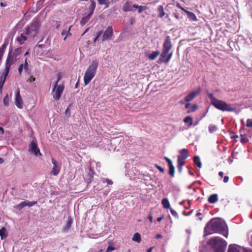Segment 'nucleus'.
I'll list each match as a JSON object with an SVG mask.
<instances>
[{"label":"nucleus","mask_w":252,"mask_h":252,"mask_svg":"<svg viewBox=\"0 0 252 252\" xmlns=\"http://www.w3.org/2000/svg\"><path fill=\"white\" fill-rule=\"evenodd\" d=\"M204 233L206 235L213 233H220L227 238L228 232L225 222L219 219H212L206 225Z\"/></svg>","instance_id":"f257e3e1"},{"label":"nucleus","mask_w":252,"mask_h":252,"mask_svg":"<svg viewBox=\"0 0 252 252\" xmlns=\"http://www.w3.org/2000/svg\"><path fill=\"white\" fill-rule=\"evenodd\" d=\"M208 96L210 99L211 104L216 109L222 112H234L236 107L231 104H228L226 102L219 99L214 97L213 94L206 92Z\"/></svg>","instance_id":"f03ea898"},{"label":"nucleus","mask_w":252,"mask_h":252,"mask_svg":"<svg viewBox=\"0 0 252 252\" xmlns=\"http://www.w3.org/2000/svg\"><path fill=\"white\" fill-rule=\"evenodd\" d=\"M172 48L171 38L169 36H167L163 43L162 52L160 55L158 62L167 64L171 60L172 56V52H169Z\"/></svg>","instance_id":"7ed1b4c3"},{"label":"nucleus","mask_w":252,"mask_h":252,"mask_svg":"<svg viewBox=\"0 0 252 252\" xmlns=\"http://www.w3.org/2000/svg\"><path fill=\"white\" fill-rule=\"evenodd\" d=\"M207 244L214 252H224L227 246L226 242L218 236L211 238Z\"/></svg>","instance_id":"20e7f679"},{"label":"nucleus","mask_w":252,"mask_h":252,"mask_svg":"<svg viewBox=\"0 0 252 252\" xmlns=\"http://www.w3.org/2000/svg\"><path fill=\"white\" fill-rule=\"evenodd\" d=\"M98 61L96 60L92 61L88 67L84 76V82L85 85H88L94 77L98 66Z\"/></svg>","instance_id":"39448f33"},{"label":"nucleus","mask_w":252,"mask_h":252,"mask_svg":"<svg viewBox=\"0 0 252 252\" xmlns=\"http://www.w3.org/2000/svg\"><path fill=\"white\" fill-rule=\"evenodd\" d=\"M39 27L40 24L37 21L33 22L26 28V34L34 37L37 34Z\"/></svg>","instance_id":"423d86ee"},{"label":"nucleus","mask_w":252,"mask_h":252,"mask_svg":"<svg viewBox=\"0 0 252 252\" xmlns=\"http://www.w3.org/2000/svg\"><path fill=\"white\" fill-rule=\"evenodd\" d=\"M64 89V85L63 84L59 85L57 84L56 86L54 84V87L52 91V95L54 99L58 100L60 99Z\"/></svg>","instance_id":"0eeeda50"},{"label":"nucleus","mask_w":252,"mask_h":252,"mask_svg":"<svg viewBox=\"0 0 252 252\" xmlns=\"http://www.w3.org/2000/svg\"><path fill=\"white\" fill-rule=\"evenodd\" d=\"M113 36V30L112 26H108L103 32L102 41L111 40Z\"/></svg>","instance_id":"6e6552de"},{"label":"nucleus","mask_w":252,"mask_h":252,"mask_svg":"<svg viewBox=\"0 0 252 252\" xmlns=\"http://www.w3.org/2000/svg\"><path fill=\"white\" fill-rule=\"evenodd\" d=\"M14 63V58L13 57H12L10 55V53H9L8 54V55L7 57L6 60L5 68L4 71L2 73L8 75L9 73V70H10V66Z\"/></svg>","instance_id":"1a4fd4ad"},{"label":"nucleus","mask_w":252,"mask_h":252,"mask_svg":"<svg viewBox=\"0 0 252 252\" xmlns=\"http://www.w3.org/2000/svg\"><path fill=\"white\" fill-rule=\"evenodd\" d=\"M15 105L19 109L23 108V101L20 95V90L18 89L16 93Z\"/></svg>","instance_id":"9d476101"},{"label":"nucleus","mask_w":252,"mask_h":252,"mask_svg":"<svg viewBox=\"0 0 252 252\" xmlns=\"http://www.w3.org/2000/svg\"><path fill=\"white\" fill-rule=\"evenodd\" d=\"M52 163L53 164V167L52 168L51 173L53 175L56 176L58 175L61 170V166L58 164L57 161L53 158H52Z\"/></svg>","instance_id":"9b49d317"},{"label":"nucleus","mask_w":252,"mask_h":252,"mask_svg":"<svg viewBox=\"0 0 252 252\" xmlns=\"http://www.w3.org/2000/svg\"><path fill=\"white\" fill-rule=\"evenodd\" d=\"M201 92L200 88L197 89L196 91H192L190 92L185 98L186 102H189L192 100L197 95L199 94Z\"/></svg>","instance_id":"f8f14e48"},{"label":"nucleus","mask_w":252,"mask_h":252,"mask_svg":"<svg viewBox=\"0 0 252 252\" xmlns=\"http://www.w3.org/2000/svg\"><path fill=\"white\" fill-rule=\"evenodd\" d=\"M164 159L168 163L169 167V174L171 177H174L175 175V167L173 165L172 160L167 157H165Z\"/></svg>","instance_id":"ddd939ff"},{"label":"nucleus","mask_w":252,"mask_h":252,"mask_svg":"<svg viewBox=\"0 0 252 252\" xmlns=\"http://www.w3.org/2000/svg\"><path fill=\"white\" fill-rule=\"evenodd\" d=\"M29 150L32 153H34V155L36 156L38 155V154L41 155L37 144L33 141L30 143Z\"/></svg>","instance_id":"4468645a"},{"label":"nucleus","mask_w":252,"mask_h":252,"mask_svg":"<svg viewBox=\"0 0 252 252\" xmlns=\"http://www.w3.org/2000/svg\"><path fill=\"white\" fill-rule=\"evenodd\" d=\"M189 156V151L187 149H183L180 151V155L178 156V158L185 160Z\"/></svg>","instance_id":"2eb2a0df"},{"label":"nucleus","mask_w":252,"mask_h":252,"mask_svg":"<svg viewBox=\"0 0 252 252\" xmlns=\"http://www.w3.org/2000/svg\"><path fill=\"white\" fill-rule=\"evenodd\" d=\"M23 69L26 71H27L29 70V64L27 62V58H26L24 63L21 64L18 67V72L20 74H22Z\"/></svg>","instance_id":"dca6fc26"},{"label":"nucleus","mask_w":252,"mask_h":252,"mask_svg":"<svg viewBox=\"0 0 252 252\" xmlns=\"http://www.w3.org/2000/svg\"><path fill=\"white\" fill-rule=\"evenodd\" d=\"M9 43L8 39L4 40V43L1 45L0 48V61L2 59V56L4 54L5 49L6 48Z\"/></svg>","instance_id":"f3484780"},{"label":"nucleus","mask_w":252,"mask_h":252,"mask_svg":"<svg viewBox=\"0 0 252 252\" xmlns=\"http://www.w3.org/2000/svg\"><path fill=\"white\" fill-rule=\"evenodd\" d=\"M25 33H21L20 36L17 37L16 40L20 45H22L24 42L27 40V37Z\"/></svg>","instance_id":"a211bd4d"},{"label":"nucleus","mask_w":252,"mask_h":252,"mask_svg":"<svg viewBox=\"0 0 252 252\" xmlns=\"http://www.w3.org/2000/svg\"><path fill=\"white\" fill-rule=\"evenodd\" d=\"M218 200V195L217 194H213L211 195L208 199V202L210 204H214Z\"/></svg>","instance_id":"6ab92c4d"},{"label":"nucleus","mask_w":252,"mask_h":252,"mask_svg":"<svg viewBox=\"0 0 252 252\" xmlns=\"http://www.w3.org/2000/svg\"><path fill=\"white\" fill-rule=\"evenodd\" d=\"M161 204L164 209H168L170 208L169 201L166 198H164L162 200Z\"/></svg>","instance_id":"aec40b11"},{"label":"nucleus","mask_w":252,"mask_h":252,"mask_svg":"<svg viewBox=\"0 0 252 252\" xmlns=\"http://www.w3.org/2000/svg\"><path fill=\"white\" fill-rule=\"evenodd\" d=\"M7 74L2 73L0 79V90H2L6 78L7 76Z\"/></svg>","instance_id":"412c9836"},{"label":"nucleus","mask_w":252,"mask_h":252,"mask_svg":"<svg viewBox=\"0 0 252 252\" xmlns=\"http://www.w3.org/2000/svg\"><path fill=\"white\" fill-rule=\"evenodd\" d=\"M132 6L129 1H126L124 5L122 10L123 11L127 12L132 10Z\"/></svg>","instance_id":"4be33fe9"},{"label":"nucleus","mask_w":252,"mask_h":252,"mask_svg":"<svg viewBox=\"0 0 252 252\" xmlns=\"http://www.w3.org/2000/svg\"><path fill=\"white\" fill-rule=\"evenodd\" d=\"M186 14L188 15L189 19L192 21H196L197 20V17L194 13L190 11H186Z\"/></svg>","instance_id":"5701e85b"},{"label":"nucleus","mask_w":252,"mask_h":252,"mask_svg":"<svg viewBox=\"0 0 252 252\" xmlns=\"http://www.w3.org/2000/svg\"><path fill=\"white\" fill-rule=\"evenodd\" d=\"M132 240L133 241L136 242L138 243H140L141 241V237L140 234L138 232L135 233L132 237Z\"/></svg>","instance_id":"b1692460"},{"label":"nucleus","mask_w":252,"mask_h":252,"mask_svg":"<svg viewBox=\"0 0 252 252\" xmlns=\"http://www.w3.org/2000/svg\"><path fill=\"white\" fill-rule=\"evenodd\" d=\"M132 7L138 9V13H141L142 11L147 9V7L145 6H139L137 4H134Z\"/></svg>","instance_id":"393cba45"},{"label":"nucleus","mask_w":252,"mask_h":252,"mask_svg":"<svg viewBox=\"0 0 252 252\" xmlns=\"http://www.w3.org/2000/svg\"><path fill=\"white\" fill-rule=\"evenodd\" d=\"M96 6L95 2L94 0H91V4L89 6V9L90 10V12L89 13L91 15H93L94 11L95 9Z\"/></svg>","instance_id":"a878e982"},{"label":"nucleus","mask_w":252,"mask_h":252,"mask_svg":"<svg viewBox=\"0 0 252 252\" xmlns=\"http://www.w3.org/2000/svg\"><path fill=\"white\" fill-rule=\"evenodd\" d=\"M193 162L199 168L202 167V163L200 160L198 156H195L193 158Z\"/></svg>","instance_id":"bb28decb"},{"label":"nucleus","mask_w":252,"mask_h":252,"mask_svg":"<svg viewBox=\"0 0 252 252\" xmlns=\"http://www.w3.org/2000/svg\"><path fill=\"white\" fill-rule=\"evenodd\" d=\"M92 16V15H91V14H88L87 16L83 17L82 18L80 22L81 25H82V26L84 25L86 23H87L89 21Z\"/></svg>","instance_id":"cd10ccee"},{"label":"nucleus","mask_w":252,"mask_h":252,"mask_svg":"<svg viewBox=\"0 0 252 252\" xmlns=\"http://www.w3.org/2000/svg\"><path fill=\"white\" fill-rule=\"evenodd\" d=\"M0 236L2 240L6 238L7 236V234L6 233V228L4 227H2L0 229Z\"/></svg>","instance_id":"c85d7f7f"},{"label":"nucleus","mask_w":252,"mask_h":252,"mask_svg":"<svg viewBox=\"0 0 252 252\" xmlns=\"http://www.w3.org/2000/svg\"><path fill=\"white\" fill-rule=\"evenodd\" d=\"M184 123L189 124V126H190L192 125V119L190 116H187L184 119Z\"/></svg>","instance_id":"c756f323"},{"label":"nucleus","mask_w":252,"mask_h":252,"mask_svg":"<svg viewBox=\"0 0 252 252\" xmlns=\"http://www.w3.org/2000/svg\"><path fill=\"white\" fill-rule=\"evenodd\" d=\"M97 1L99 4H104L106 8L109 7L110 4L109 0H97Z\"/></svg>","instance_id":"7c9ffc66"},{"label":"nucleus","mask_w":252,"mask_h":252,"mask_svg":"<svg viewBox=\"0 0 252 252\" xmlns=\"http://www.w3.org/2000/svg\"><path fill=\"white\" fill-rule=\"evenodd\" d=\"M227 252H240L238 249L234 245H230Z\"/></svg>","instance_id":"2f4dec72"},{"label":"nucleus","mask_w":252,"mask_h":252,"mask_svg":"<svg viewBox=\"0 0 252 252\" xmlns=\"http://www.w3.org/2000/svg\"><path fill=\"white\" fill-rule=\"evenodd\" d=\"M71 26H70L69 28V29L68 30V31H66V30H63L62 32V35H63L64 34H66V35L63 38V40L65 41L66 39V37H67V36L68 35H71V33L70 32V29H71Z\"/></svg>","instance_id":"473e14b6"},{"label":"nucleus","mask_w":252,"mask_h":252,"mask_svg":"<svg viewBox=\"0 0 252 252\" xmlns=\"http://www.w3.org/2000/svg\"><path fill=\"white\" fill-rule=\"evenodd\" d=\"M158 56V51L153 52L152 54H149L148 57L151 60L155 59Z\"/></svg>","instance_id":"72a5a7b5"},{"label":"nucleus","mask_w":252,"mask_h":252,"mask_svg":"<svg viewBox=\"0 0 252 252\" xmlns=\"http://www.w3.org/2000/svg\"><path fill=\"white\" fill-rule=\"evenodd\" d=\"M72 223V220L71 219H69L68 221H67L65 226L64 227L63 229L64 230H68L70 227Z\"/></svg>","instance_id":"f704fd0d"},{"label":"nucleus","mask_w":252,"mask_h":252,"mask_svg":"<svg viewBox=\"0 0 252 252\" xmlns=\"http://www.w3.org/2000/svg\"><path fill=\"white\" fill-rule=\"evenodd\" d=\"M27 204L26 201H23V202H21L20 203H19V204H18L16 206V208H17V209H18L19 210H21L23 208H24V207L27 206V204Z\"/></svg>","instance_id":"c9c22d12"},{"label":"nucleus","mask_w":252,"mask_h":252,"mask_svg":"<svg viewBox=\"0 0 252 252\" xmlns=\"http://www.w3.org/2000/svg\"><path fill=\"white\" fill-rule=\"evenodd\" d=\"M22 49V47H20L16 48L15 50L14 55L15 57H18L19 55H20L21 54Z\"/></svg>","instance_id":"e433bc0d"},{"label":"nucleus","mask_w":252,"mask_h":252,"mask_svg":"<svg viewBox=\"0 0 252 252\" xmlns=\"http://www.w3.org/2000/svg\"><path fill=\"white\" fill-rule=\"evenodd\" d=\"M158 12L159 16L161 18L163 17L165 15V13L164 12L163 8L162 6H158Z\"/></svg>","instance_id":"4c0bfd02"},{"label":"nucleus","mask_w":252,"mask_h":252,"mask_svg":"<svg viewBox=\"0 0 252 252\" xmlns=\"http://www.w3.org/2000/svg\"><path fill=\"white\" fill-rule=\"evenodd\" d=\"M217 129V126L214 125H210L209 126V131L210 133H213Z\"/></svg>","instance_id":"58836bf2"},{"label":"nucleus","mask_w":252,"mask_h":252,"mask_svg":"<svg viewBox=\"0 0 252 252\" xmlns=\"http://www.w3.org/2000/svg\"><path fill=\"white\" fill-rule=\"evenodd\" d=\"M240 139L241 142L243 143H245L248 141L247 139V136L245 134H241L240 135Z\"/></svg>","instance_id":"ea45409f"},{"label":"nucleus","mask_w":252,"mask_h":252,"mask_svg":"<svg viewBox=\"0 0 252 252\" xmlns=\"http://www.w3.org/2000/svg\"><path fill=\"white\" fill-rule=\"evenodd\" d=\"M3 104L6 106L9 105V97L8 94H6L3 98Z\"/></svg>","instance_id":"a19ab883"},{"label":"nucleus","mask_w":252,"mask_h":252,"mask_svg":"<svg viewBox=\"0 0 252 252\" xmlns=\"http://www.w3.org/2000/svg\"><path fill=\"white\" fill-rule=\"evenodd\" d=\"M185 164V161L184 160L181 159L180 158H178V159H177V165L178 166H183Z\"/></svg>","instance_id":"79ce46f5"},{"label":"nucleus","mask_w":252,"mask_h":252,"mask_svg":"<svg viewBox=\"0 0 252 252\" xmlns=\"http://www.w3.org/2000/svg\"><path fill=\"white\" fill-rule=\"evenodd\" d=\"M37 201H26L27 206L29 207H32L37 203Z\"/></svg>","instance_id":"37998d69"},{"label":"nucleus","mask_w":252,"mask_h":252,"mask_svg":"<svg viewBox=\"0 0 252 252\" xmlns=\"http://www.w3.org/2000/svg\"><path fill=\"white\" fill-rule=\"evenodd\" d=\"M246 126L248 127H252V119H248L247 120Z\"/></svg>","instance_id":"c03bdc74"},{"label":"nucleus","mask_w":252,"mask_h":252,"mask_svg":"<svg viewBox=\"0 0 252 252\" xmlns=\"http://www.w3.org/2000/svg\"><path fill=\"white\" fill-rule=\"evenodd\" d=\"M57 80H56V81L55 82V86L57 85V84H58L59 81L61 80V79L62 78V74H61V73H58L57 74Z\"/></svg>","instance_id":"a18cd8bd"},{"label":"nucleus","mask_w":252,"mask_h":252,"mask_svg":"<svg viewBox=\"0 0 252 252\" xmlns=\"http://www.w3.org/2000/svg\"><path fill=\"white\" fill-rule=\"evenodd\" d=\"M170 212L171 213V214L175 217L176 218H178V213L176 212V211H175L174 210H173V209L172 208H170Z\"/></svg>","instance_id":"49530a36"},{"label":"nucleus","mask_w":252,"mask_h":252,"mask_svg":"<svg viewBox=\"0 0 252 252\" xmlns=\"http://www.w3.org/2000/svg\"><path fill=\"white\" fill-rule=\"evenodd\" d=\"M103 32L102 31H100L98 32L96 36L94 38V42L95 43L99 37L102 34Z\"/></svg>","instance_id":"de8ad7c7"},{"label":"nucleus","mask_w":252,"mask_h":252,"mask_svg":"<svg viewBox=\"0 0 252 252\" xmlns=\"http://www.w3.org/2000/svg\"><path fill=\"white\" fill-rule=\"evenodd\" d=\"M115 248L112 246H109L105 252H111L112 251L115 250Z\"/></svg>","instance_id":"09e8293b"},{"label":"nucleus","mask_w":252,"mask_h":252,"mask_svg":"<svg viewBox=\"0 0 252 252\" xmlns=\"http://www.w3.org/2000/svg\"><path fill=\"white\" fill-rule=\"evenodd\" d=\"M197 106L196 104H194L192 107H191L190 110H189L188 111V113H189L190 112H194L197 109Z\"/></svg>","instance_id":"8fccbe9b"},{"label":"nucleus","mask_w":252,"mask_h":252,"mask_svg":"<svg viewBox=\"0 0 252 252\" xmlns=\"http://www.w3.org/2000/svg\"><path fill=\"white\" fill-rule=\"evenodd\" d=\"M65 114L67 117H70V109L69 107L67 108L65 111Z\"/></svg>","instance_id":"3c124183"},{"label":"nucleus","mask_w":252,"mask_h":252,"mask_svg":"<svg viewBox=\"0 0 252 252\" xmlns=\"http://www.w3.org/2000/svg\"><path fill=\"white\" fill-rule=\"evenodd\" d=\"M105 181L107 182L108 185H112L113 183V182L111 180L108 179H104V181L103 182L104 183Z\"/></svg>","instance_id":"603ef678"},{"label":"nucleus","mask_w":252,"mask_h":252,"mask_svg":"<svg viewBox=\"0 0 252 252\" xmlns=\"http://www.w3.org/2000/svg\"><path fill=\"white\" fill-rule=\"evenodd\" d=\"M35 80V77H33L32 76H31V77L29 79H28L27 81L31 83L34 81Z\"/></svg>","instance_id":"864d4df0"},{"label":"nucleus","mask_w":252,"mask_h":252,"mask_svg":"<svg viewBox=\"0 0 252 252\" xmlns=\"http://www.w3.org/2000/svg\"><path fill=\"white\" fill-rule=\"evenodd\" d=\"M231 138L235 139L238 138V136L237 135H236L234 132H232L231 135Z\"/></svg>","instance_id":"5fc2aeb1"},{"label":"nucleus","mask_w":252,"mask_h":252,"mask_svg":"<svg viewBox=\"0 0 252 252\" xmlns=\"http://www.w3.org/2000/svg\"><path fill=\"white\" fill-rule=\"evenodd\" d=\"M8 5V2H1L0 3V5L1 6V7H5L7 5Z\"/></svg>","instance_id":"6e6d98bb"},{"label":"nucleus","mask_w":252,"mask_h":252,"mask_svg":"<svg viewBox=\"0 0 252 252\" xmlns=\"http://www.w3.org/2000/svg\"><path fill=\"white\" fill-rule=\"evenodd\" d=\"M229 181V177L228 176H224V178H223V182L225 183H226L228 182Z\"/></svg>","instance_id":"4d7b16f0"},{"label":"nucleus","mask_w":252,"mask_h":252,"mask_svg":"<svg viewBox=\"0 0 252 252\" xmlns=\"http://www.w3.org/2000/svg\"><path fill=\"white\" fill-rule=\"evenodd\" d=\"M148 219H149L150 221L151 222H153V217L152 216V213L150 212L149 216H148Z\"/></svg>","instance_id":"13d9d810"},{"label":"nucleus","mask_w":252,"mask_h":252,"mask_svg":"<svg viewBox=\"0 0 252 252\" xmlns=\"http://www.w3.org/2000/svg\"><path fill=\"white\" fill-rule=\"evenodd\" d=\"M177 168H178L179 172L181 173L182 172L183 166L177 165Z\"/></svg>","instance_id":"bf43d9fd"},{"label":"nucleus","mask_w":252,"mask_h":252,"mask_svg":"<svg viewBox=\"0 0 252 252\" xmlns=\"http://www.w3.org/2000/svg\"><path fill=\"white\" fill-rule=\"evenodd\" d=\"M158 170L160 172H161V173H164V169L163 168H162L161 167L159 166H158Z\"/></svg>","instance_id":"052dcab7"},{"label":"nucleus","mask_w":252,"mask_h":252,"mask_svg":"<svg viewBox=\"0 0 252 252\" xmlns=\"http://www.w3.org/2000/svg\"><path fill=\"white\" fill-rule=\"evenodd\" d=\"M219 175L220 177L222 178V177H223V172H222V171H220V172H219Z\"/></svg>","instance_id":"680f3d73"},{"label":"nucleus","mask_w":252,"mask_h":252,"mask_svg":"<svg viewBox=\"0 0 252 252\" xmlns=\"http://www.w3.org/2000/svg\"><path fill=\"white\" fill-rule=\"evenodd\" d=\"M0 131L1 132L2 134L4 133V130L3 127L0 126Z\"/></svg>","instance_id":"e2e57ef3"},{"label":"nucleus","mask_w":252,"mask_h":252,"mask_svg":"<svg viewBox=\"0 0 252 252\" xmlns=\"http://www.w3.org/2000/svg\"><path fill=\"white\" fill-rule=\"evenodd\" d=\"M176 6L178 8H179L180 9H181L182 6L181 5V4L179 3H178L177 4H176Z\"/></svg>","instance_id":"0e129e2a"},{"label":"nucleus","mask_w":252,"mask_h":252,"mask_svg":"<svg viewBox=\"0 0 252 252\" xmlns=\"http://www.w3.org/2000/svg\"><path fill=\"white\" fill-rule=\"evenodd\" d=\"M189 106H190V103H187L186 104L185 107L186 108H188Z\"/></svg>","instance_id":"69168bd1"},{"label":"nucleus","mask_w":252,"mask_h":252,"mask_svg":"<svg viewBox=\"0 0 252 252\" xmlns=\"http://www.w3.org/2000/svg\"><path fill=\"white\" fill-rule=\"evenodd\" d=\"M152 250H153V247H151L147 250V252H152Z\"/></svg>","instance_id":"338daca9"},{"label":"nucleus","mask_w":252,"mask_h":252,"mask_svg":"<svg viewBox=\"0 0 252 252\" xmlns=\"http://www.w3.org/2000/svg\"><path fill=\"white\" fill-rule=\"evenodd\" d=\"M181 9L182 10H183V11H184L186 13V11H189L188 10H186V9H185L184 7H183L181 8Z\"/></svg>","instance_id":"774afa93"}]
</instances>
